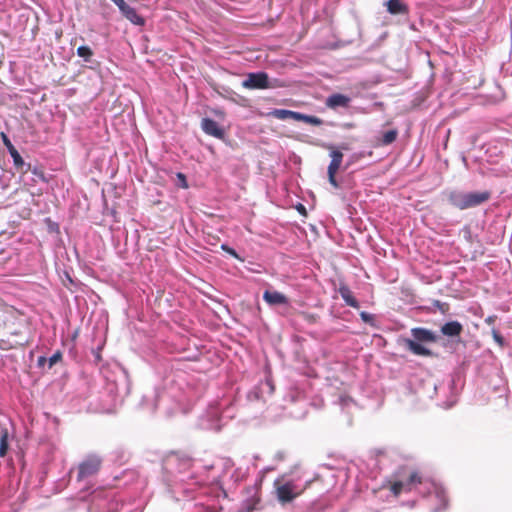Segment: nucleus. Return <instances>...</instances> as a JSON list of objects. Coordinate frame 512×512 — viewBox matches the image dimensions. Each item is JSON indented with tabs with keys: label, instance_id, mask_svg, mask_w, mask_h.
<instances>
[{
	"label": "nucleus",
	"instance_id": "f257e3e1",
	"mask_svg": "<svg viewBox=\"0 0 512 512\" xmlns=\"http://www.w3.org/2000/svg\"><path fill=\"white\" fill-rule=\"evenodd\" d=\"M413 339L404 338L405 347L413 354L418 356H433V352L426 348L423 344L435 343L439 340V336L432 330L423 327H415L410 330Z\"/></svg>",
	"mask_w": 512,
	"mask_h": 512
},
{
	"label": "nucleus",
	"instance_id": "f03ea898",
	"mask_svg": "<svg viewBox=\"0 0 512 512\" xmlns=\"http://www.w3.org/2000/svg\"><path fill=\"white\" fill-rule=\"evenodd\" d=\"M229 411L230 408L222 411L219 403H213L199 417L198 426L203 430L220 431L224 425V419L233 418Z\"/></svg>",
	"mask_w": 512,
	"mask_h": 512
},
{
	"label": "nucleus",
	"instance_id": "7ed1b4c3",
	"mask_svg": "<svg viewBox=\"0 0 512 512\" xmlns=\"http://www.w3.org/2000/svg\"><path fill=\"white\" fill-rule=\"evenodd\" d=\"M276 498L281 505H286L302 494L305 488H300L294 480L286 479L281 475L274 481Z\"/></svg>",
	"mask_w": 512,
	"mask_h": 512
},
{
	"label": "nucleus",
	"instance_id": "20e7f679",
	"mask_svg": "<svg viewBox=\"0 0 512 512\" xmlns=\"http://www.w3.org/2000/svg\"><path fill=\"white\" fill-rule=\"evenodd\" d=\"M193 464L191 457L184 453L172 452L163 461V469L173 473L176 471L179 474H183L188 471Z\"/></svg>",
	"mask_w": 512,
	"mask_h": 512
},
{
	"label": "nucleus",
	"instance_id": "39448f33",
	"mask_svg": "<svg viewBox=\"0 0 512 512\" xmlns=\"http://www.w3.org/2000/svg\"><path fill=\"white\" fill-rule=\"evenodd\" d=\"M102 458L96 454H90L78 466L77 481H83L94 476L99 471Z\"/></svg>",
	"mask_w": 512,
	"mask_h": 512
},
{
	"label": "nucleus",
	"instance_id": "423d86ee",
	"mask_svg": "<svg viewBox=\"0 0 512 512\" xmlns=\"http://www.w3.org/2000/svg\"><path fill=\"white\" fill-rule=\"evenodd\" d=\"M242 86L247 89H267L272 88L268 74L265 72L249 73L242 82Z\"/></svg>",
	"mask_w": 512,
	"mask_h": 512
},
{
	"label": "nucleus",
	"instance_id": "0eeeda50",
	"mask_svg": "<svg viewBox=\"0 0 512 512\" xmlns=\"http://www.w3.org/2000/svg\"><path fill=\"white\" fill-rule=\"evenodd\" d=\"M331 162L327 169L328 174V181L334 188H339L340 183L338 182L336 178V173L340 169L342 160H343V153L339 150H332L330 152Z\"/></svg>",
	"mask_w": 512,
	"mask_h": 512
},
{
	"label": "nucleus",
	"instance_id": "6e6552de",
	"mask_svg": "<svg viewBox=\"0 0 512 512\" xmlns=\"http://www.w3.org/2000/svg\"><path fill=\"white\" fill-rule=\"evenodd\" d=\"M441 333L451 339V343L459 342L463 332V325L456 320L448 321L441 326Z\"/></svg>",
	"mask_w": 512,
	"mask_h": 512
},
{
	"label": "nucleus",
	"instance_id": "1a4fd4ad",
	"mask_svg": "<svg viewBox=\"0 0 512 512\" xmlns=\"http://www.w3.org/2000/svg\"><path fill=\"white\" fill-rule=\"evenodd\" d=\"M201 128L204 133L217 139L223 140L225 137V130L211 118H203L201 121Z\"/></svg>",
	"mask_w": 512,
	"mask_h": 512
},
{
	"label": "nucleus",
	"instance_id": "9d476101",
	"mask_svg": "<svg viewBox=\"0 0 512 512\" xmlns=\"http://www.w3.org/2000/svg\"><path fill=\"white\" fill-rule=\"evenodd\" d=\"M490 198L488 191L484 192H469L465 193V199L463 202V210L476 207L486 202Z\"/></svg>",
	"mask_w": 512,
	"mask_h": 512
},
{
	"label": "nucleus",
	"instance_id": "9b49d317",
	"mask_svg": "<svg viewBox=\"0 0 512 512\" xmlns=\"http://www.w3.org/2000/svg\"><path fill=\"white\" fill-rule=\"evenodd\" d=\"M263 299L271 307L289 305L287 296L278 291L265 290Z\"/></svg>",
	"mask_w": 512,
	"mask_h": 512
},
{
	"label": "nucleus",
	"instance_id": "f8f14e48",
	"mask_svg": "<svg viewBox=\"0 0 512 512\" xmlns=\"http://www.w3.org/2000/svg\"><path fill=\"white\" fill-rule=\"evenodd\" d=\"M273 390L274 387L272 383L269 380H266L265 382L261 383L259 386L251 390L247 394V398L249 401H258L260 399H263L264 393L272 394Z\"/></svg>",
	"mask_w": 512,
	"mask_h": 512
},
{
	"label": "nucleus",
	"instance_id": "ddd939ff",
	"mask_svg": "<svg viewBox=\"0 0 512 512\" xmlns=\"http://www.w3.org/2000/svg\"><path fill=\"white\" fill-rule=\"evenodd\" d=\"M421 483V478L417 472H412L407 480V482L397 481L392 485V492L395 495H398L404 489H411V487L415 484Z\"/></svg>",
	"mask_w": 512,
	"mask_h": 512
},
{
	"label": "nucleus",
	"instance_id": "4468645a",
	"mask_svg": "<svg viewBox=\"0 0 512 512\" xmlns=\"http://www.w3.org/2000/svg\"><path fill=\"white\" fill-rule=\"evenodd\" d=\"M350 101L351 99L348 96L340 93H335L330 95L326 99V105L331 109L347 108L349 106Z\"/></svg>",
	"mask_w": 512,
	"mask_h": 512
},
{
	"label": "nucleus",
	"instance_id": "2eb2a0df",
	"mask_svg": "<svg viewBox=\"0 0 512 512\" xmlns=\"http://www.w3.org/2000/svg\"><path fill=\"white\" fill-rule=\"evenodd\" d=\"M120 12L122 16L134 25L143 26L145 24V19L137 13L135 8L128 4Z\"/></svg>",
	"mask_w": 512,
	"mask_h": 512
},
{
	"label": "nucleus",
	"instance_id": "dca6fc26",
	"mask_svg": "<svg viewBox=\"0 0 512 512\" xmlns=\"http://www.w3.org/2000/svg\"><path fill=\"white\" fill-rule=\"evenodd\" d=\"M338 293L341 298L344 300L347 306L352 308H359L358 300L353 296L352 291L346 284H341L338 288Z\"/></svg>",
	"mask_w": 512,
	"mask_h": 512
},
{
	"label": "nucleus",
	"instance_id": "f3484780",
	"mask_svg": "<svg viewBox=\"0 0 512 512\" xmlns=\"http://www.w3.org/2000/svg\"><path fill=\"white\" fill-rule=\"evenodd\" d=\"M385 5L392 15H407L409 12L408 6L400 0H388Z\"/></svg>",
	"mask_w": 512,
	"mask_h": 512
},
{
	"label": "nucleus",
	"instance_id": "a211bd4d",
	"mask_svg": "<svg viewBox=\"0 0 512 512\" xmlns=\"http://www.w3.org/2000/svg\"><path fill=\"white\" fill-rule=\"evenodd\" d=\"M10 156L13 159V164L16 167L17 170L21 171L22 173H27L28 170L31 169L30 163H25L20 153L15 148L14 150H11L9 152Z\"/></svg>",
	"mask_w": 512,
	"mask_h": 512
},
{
	"label": "nucleus",
	"instance_id": "6ab92c4d",
	"mask_svg": "<svg viewBox=\"0 0 512 512\" xmlns=\"http://www.w3.org/2000/svg\"><path fill=\"white\" fill-rule=\"evenodd\" d=\"M77 55L79 57L83 58V60L86 63H89L90 68H93L94 65L95 66L98 65V62L93 59L94 52L92 51V49L89 46H85V45L79 46L77 48Z\"/></svg>",
	"mask_w": 512,
	"mask_h": 512
},
{
	"label": "nucleus",
	"instance_id": "aec40b11",
	"mask_svg": "<svg viewBox=\"0 0 512 512\" xmlns=\"http://www.w3.org/2000/svg\"><path fill=\"white\" fill-rule=\"evenodd\" d=\"M398 134H399V132L397 129H390L388 131H385L381 134L380 137L377 138L376 143L378 146L390 145L396 141Z\"/></svg>",
	"mask_w": 512,
	"mask_h": 512
},
{
	"label": "nucleus",
	"instance_id": "412c9836",
	"mask_svg": "<svg viewBox=\"0 0 512 512\" xmlns=\"http://www.w3.org/2000/svg\"><path fill=\"white\" fill-rule=\"evenodd\" d=\"M464 199H465L464 192L451 191L448 194L449 203L460 210H463Z\"/></svg>",
	"mask_w": 512,
	"mask_h": 512
},
{
	"label": "nucleus",
	"instance_id": "4be33fe9",
	"mask_svg": "<svg viewBox=\"0 0 512 512\" xmlns=\"http://www.w3.org/2000/svg\"><path fill=\"white\" fill-rule=\"evenodd\" d=\"M8 437L7 429H2L0 432V457H4L7 454L9 449Z\"/></svg>",
	"mask_w": 512,
	"mask_h": 512
},
{
	"label": "nucleus",
	"instance_id": "5701e85b",
	"mask_svg": "<svg viewBox=\"0 0 512 512\" xmlns=\"http://www.w3.org/2000/svg\"><path fill=\"white\" fill-rule=\"evenodd\" d=\"M271 115L279 120H287V119H291V116L293 115V111L287 110V109H274L271 112Z\"/></svg>",
	"mask_w": 512,
	"mask_h": 512
},
{
	"label": "nucleus",
	"instance_id": "b1692460",
	"mask_svg": "<svg viewBox=\"0 0 512 512\" xmlns=\"http://www.w3.org/2000/svg\"><path fill=\"white\" fill-rule=\"evenodd\" d=\"M302 122H305L307 124H311L314 126H319L323 123L322 119L313 116V115H307L305 114L304 120Z\"/></svg>",
	"mask_w": 512,
	"mask_h": 512
},
{
	"label": "nucleus",
	"instance_id": "393cba45",
	"mask_svg": "<svg viewBox=\"0 0 512 512\" xmlns=\"http://www.w3.org/2000/svg\"><path fill=\"white\" fill-rule=\"evenodd\" d=\"M433 305L438 308V310L442 313V314H447L449 309H450V306L448 303H445V302H441L439 300H435L433 302Z\"/></svg>",
	"mask_w": 512,
	"mask_h": 512
},
{
	"label": "nucleus",
	"instance_id": "a878e982",
	"mask_svg": "<svg viewBox=\"0 0 512 512\" xmlns=\"http://www.w3.org/2000/svg\"><path fill=\"white\" fill-rule=\"evenodd\" d=\"M360 318L364 323L374 326V315L373 314H370L366 311H362L360 313Z\"/></svg>",
	"mask_w": 512,
	"mask_h": 512
},
{
	"label": "nucleus",
	"instance_id": "bb28decb",
	"mask_svg": "<svg viewBox=\"0 0 512 512\" xmlns=\"http://www.w3.org/2000/svg\"><path fill=\"white\" fill-rule=\"evenodd\" d=\"M492 336H493L494 341L500 347H504L505 346L506 342H505L504 337L496 329H492Z\"/></svg>",
	"mask_w": 512,
	"mask_h": 512
},
{
	"label": "nucleus",
	"instance_id": "cd10ccee",
	"mask_svg": "<svg viewBox=\"0 0 512 512\" xmlns=\"http://www.w3.org/2000/svg\"><path fill=\"white\" fill-rule=\"evenodd\" d=\"M62 359V353L60 351H56L49 359H48V367L52 368L56 363H58Z\"/></svg>",
	"mask_w": 512,
	"mask_h": 512
},
{
	"label": "nucleus",
	"instance_id": "c85d7f7f",
	"mask_svg": "<svg viewBox=\"0 0 512 512\" xmlns=\"http://www.w3.org/2000/svg\"><path fill=\"white\" fill-rule=\"evenodd\" d=\"M1 139H2V142H3L4 146L7 148L8 152H10L11 150L15 149V147L12 144L11 140L9 139V137L4 132H1Z\"/></svg>",
	"mask_w": 512,
	"mask_h": 512
},
{
	"label": "nucleus",
	"instance_id": "c756f323",
	"mask_svg": "<svg viewBox=\"0 0 512 512\" xmlns=\"http://www.w3.org/2000/svg\"><path fill=\"white\" fill-rule=\"evenodd\" d=\"M221 249L223 251L227 252L228 254H230L231 256H233L234 258L239 259V256H238L237 252L235 251V249L229 247L227 244H222Z\"/></svg>",
	"mask_w": 512,
	"mask_h": 512
},
{
	"label": "nucleus",
	"instance_id": "7c9ffc66",
	"mask_svg": "<svg viewBox=\"0 0 512 512\" xmlns=\"http://www.w3.org/2000/svg\"><path fill=\"white\" fill-rule=\"evenodd\" d=\"M436 494H437V497L441 500V502H443L444 506H446L447 500L445 497V492L442 489H437Z\"/></svg>",
	"mask_w": 512,
	"mask_h": 512
},
{
	"label": "nucleus",
	"instance_id": "2f4dec72",
	"mask_svg": "<svg viewBox=\"0 0 512 512\" xmlns=\"http://www.w3.org/2000/svg\"><path fill=\"white\" fill-rule=\"evenodd\" d=\"M47 362H48V359L45 356H40L37 359V367L44 368Z\"/></svg>",
	"mask_w": 512,
	"mask_h": 512
},
{
	"label": "nucleus",
	"instance_id": "473e14b6",
	"mask_svg": "<svg viewBox=\"0 0 512 512\" xmlns=\"http://www.w3.org/2000/svg\"><path fill=\"white\" fill-rule=\"evenodd\" d=\"M305 117V114L293 111V115L291 116V119L296 121H303Z\"/></svg>",
	"mask_w": 512,
	"mask_h": 512
},
{
	"label": "nucleus",
	"instance_id": "72a5a7b5",
	"mask_svg": "<svg viewBox=\"0 0 512 512\" xmlns=\"http://www.w3.org/2000/svg\"><path fill=\"white\" fill-rule=\"evenodd\" d=\"M111 1L119 8L120 11L123 8H125V6L127 5V3L124 0H111Z\"/></svg>",
	"mask_w": 512,
	"mask_h": 512
},
{
	"label": "nucleus",
	"instance_id": "f704fd0d",
	"mask_svg": "<svg viewBox=\"0 0 512 512\" xmlns=\"http://www.w3.org/2000/svg\"><path fill=\"white\" fill-rule=\"evenodd\" d=\"M29 171H31L34 175H36L38 177L44 178L43 173L38 171L37 167H33V168L31 167V169Z\"/></svg>",
	"mask_w": 512,
	"mask_h": 512
},
{
	"label": "nucleus",
	"instance_id": "c9c22d12",
	"mask_svg": "<svg viewBox=\"0 0 512 512\" xmlns=\"http://www.w3.org/2000/svg\"><path fill=\"white\" fill-rule=\"evenodd\" d=\"M351 401H352V399L349 397H340V402L342 405H347Z\"/></svg>",
	"mask_w": 512,
	"mask_h": 512
},
{
	"label": "nucleus",
	"instance_id": "e433bc0d",
	"mask_svg": "<svg viewBox=\"0 0 512 512\" xmlns=\"http://www.w3.org/2000/svg\"><path fill=\"white\" fill-rule=\"evenodd\" d=\"M493 321H494V317H488V318L486 319V322H487L488 324L492 323Z\"/></svg>",
	"mask_w": 512,
	"mask_h": 512
},
{
	"label": "nucleus",
	"instance_id": "4c0bfd02",
	"mask_svg": "<svg viewBox=\"0 0 512 512\" xmlns=\"http://www.w3.org/2000/svg\"><path fill=\"white\" fill-rule=\"evenodd\" d=\"M178 177H179V178H182V180L185 182V176H184L182 173H179V174H178Z\"/></svg>",
	"mask_w": 512,
	"mask_h": 512
},
{
	"label": "nucleus",
	"instance_id": "58836bf2",
	"mask_svg": "<svg viewBox=\"0 0 512 512\" xmlns=\"http://www.w3.org/2000/svg\"><path fill=\"white\" fill-rule=\"evenodd\" d=\"M299 211L305 210L304 206L302 204H299Z\"/></svg>",
	"mask_w": 512,
	"mask_h": 512
},
{
	"label": "nucleus",
	"instance_id": "ea45409f",
	"mask_svg": "<svg viewBox=\"0 0 512 512\" xmlns=\"http://www.w3.org/2000/svg\"><path fill=\"white\" fill-rule=\"evenodd\" d=\"M351 162H348L345 166H344V170H346L349 166H350Z\"/></svg>",
	"mask_w": 512,
	"mask_h": 512
}]
</instances>
